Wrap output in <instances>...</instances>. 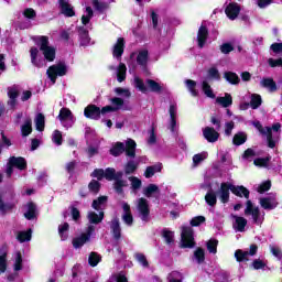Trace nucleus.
<instances>
[{
	"mask_svg": "<svg viewBox=\"0 0 282 282\" xmlns=\"http://www.w3.org/2000/svg\"><path fill=\"white\" fill-rule=\"evenodd\" d=\"M36 45L42 51L43 55H41V51H39L36 47L30 48V56H31V63L34 65V67H45V61H48V63H52L54 58H56V48L53 46H50V40L47 36H39L36 39Z\"/></svg>",
	"mask_w": 282,
	"mask_h": 282,
	"instance_id": "nucleus-1",
	"label": "nucleus"
},
{
	"mask_svg": "<svg viewBox=\"0 0 282 282\" xmlns=\"http://www.w3.org/2000/svg\"><path fill=\"white\" fill-rule=\"evenodd\" d=\"M123 175L122 172H116L115 169L108 167L106 171L102 169L95 170L91 177H96L97 180H102V177H105L108 182L115 180V191L117 193H122V189L127 187V181L122 180Z\"/></svg>",
	"mask_w": 282,
	"mask_h": 282,
	"instance_id": "nucleus-2",
	"label": "nucleus"
},
{
	"mask_svg": "<svg viewBox=\"0 0 282 282\" xmlns=\"http://www.w3.org/2000/svg\"><path fill=\"white\" fill-rule=\"evenodd\" d=\"M111 105L112 106H106L101 109L96 107V106H88L84 110V116L86 118H90L91 120H99L100 119V113L101 116H106V113H111L113 111H118L124 105V101L121 98H112L111 99Z\"/></svg>",
	"mask_w": 282,
	"mask_h": 282,
	"instance_id": "nucleus-3",
	"label": "nucleus"
},
{
	"mask_svg": "<svg viewBox=\"0 0 282 282\" xmlns=\"http://www.w3.org/2000/svg\"><path fill=\"white\" fill-rule=\"evenodd\" d=\"M249 124L257 128L261 135L267 137L268 147L270 149H274V147H276V142H279V138L281 135V123H274L271 128H263L260 121H250Z\"/></svg>",
	"mask_w": 282,
	"mask_h": 282,
	"instance_id": "nucleus-4",
	"label": "nucleus"
},
{
	"mask_svg": "<svg viewBox=\"0 0 282 282\" xmlns=\"http://www.w3.org/2000/svg\"><path fill=\"white\" fill-rule=\"evenodd\" d=\"M91 17H94V10H91L90 7H87L82 17V23L85 26L79 28V30H78L80 45H89V31L88 30L91 26V24H89V21H91Z\"/></svg>",
	"mask_w": 282,
	"mask_h": 282,
	"instance_id": "nucleus-5",
	"label": "nucleus"
},
{
	"mask_svg": "<svg viewBox=\"0 0 282 282\" xmlns=\"http://www.w3.org/2000/svg\"><path fill=\"white\" fill-rule=\"evenodd\" d=\"M135 141L133 139H128L126 141V148L124 143L118 142L112 147L110 153L111 155H115V158H118V155H121V153H124L126 151L128 158H135Z\"/></svg>",
	"mask_w": 282,
	"mask_h": 282,
	"instance_id": "nucleus-6",
	"label": "nucleus"
},
{
	"mask_svg": "<svg viewBox=\"0 0 282 282\" xmlns=\"http://www.w3.org/2000/svg\"><path fill=\"white\" fill-rule=\"evenodd\" d=\"M94 232H96V227L93 225L88 226L86 232L73 239V248L78 250V248H83L85 243H89L91 237H94Z\"/></svg>",
	"mask_w": 282,
	"mask_h": 282,
	"instance_id": "nucleus-7",
	"label": "nucleus"
},
{
	"mask_svg": "<svg viewBox=\"0 0 282 282\" xmlns=\"http://www.w3.org/2000/svg\"><path fill=\"white\" fill-rule=\"evenodd\" d=\"M46 74L52 85H54V83H56L57 76H65V74H67V65H65V63L53 65L47 69Z\"/></svg>",
	"mask_w": 282,
	"mask_h": 282,
	"instance_id": "nucleus-8",
	"label": "nucleus"
},
{
	"mask_svg": "<svg viewBox=\"0 0 282 282\" xmlns=\"http://www.w3.org/2000/svg\"><path fill=\"white\" fill-rule=\"evenodd\" d=\"M57 118L62 127H65V129H70V127H74V122H76L74 119V113H72L69 108H62Z\"/></svg>",
	"mask_w": 282,
	"mask_h": 282,
	"instance_id": "nucleus-9",
	"label": "nucleus"
},
{
	"mask_svg": "<svg viewBox=\"0 0 282 282\" xmlns=\"http://www.w3.org/2000/svg\"><path fill=\"white\" fill-rule=\"evenodd\" d=\"M26 166H28V162H25L24 158L12 156L9 159L6 173H7L8 177H10V175H12V173H13V169H19L20 171H23L26 169Z\"/></svg>",
	"mask_w": 282,
	"mask_h": 282,
	"instance_id": "nucleus-10",
	"label": "nucleus"
},
{
	"mask_svg": "<svg viewBox=\"0 0 282 282\" xmlns=\"http://www.w3.org/2000/svg\"><path fill=\"white\" fill-rule=\"evenodd\" d=\"M181 246L182 248H195V238L193 236V228L182 227Z\"/></svg>",
	"mask_w": 282,
	"mask_h": 282,
	"instance_id": "nucleus-11",
	"label": "nucleus"
},
{
	"mask_svg": "<svg viewBox=\"0 0 282 282\" xmlns=\"http://www.w3.org/2000/svg\"><path fill=\"white\" fill-rule=\"evenodd\" d=\"M137 214L142 221H149V215L151 214V209L149 207V200L147 198L137 199Z\"/></svg>",
	"mask_w": 282,
	"mask_h": 282,
	"instance_id": "nucleus-12",
	"label": "nucleus"
},
{
	"mask_svg": "<svg viewBox=\"0 0 282 282\" xmlns=\"http://www.w3.org/2000/svg\"><path fill=\"white\" fill-rule=\"evenodd\" d=\"M14 195L12 193H2L0 195V213L6 215V213H10L14 208V204L6 203L8 199H12Z\"/></svg>",
	"mask_w": 282,
	"mask_h": 282,
	"instance_id": "nucleus-13",
	"label": "nucleus"
},
{
	"mask_svg": "<svg viewBox=\"0 0 282 282\" xmlns=\"http://www.w3.org/2000/svg\"><path fill=\"white\" fill-rule=\"evenodd\" d=\"M246 215H251L254 224H262L263 223V216H261V212H259V207H254L252 205V202H247V207L245 209Z\"/></svg>",
	"mask_w": 282,
	"mask_h": 282,
	"instance_id": "nucleus-14",
	"label": "nucleus"
},
{
	"mask_svg": "<svg viewBox=\"0 0 282 282\" xmlns=\"http://www.w3.org/2000/svg\"><path fill=\"white\" fill-rule=\"evenodd\" d=\"M230 191H232V183L225 182L220 184L218 197L223 204H228L230 199Z\"/></svg>",
	"mask_w": 282,
	"mask_h": 282,
	"instance_id": "nucleus-15",
	"label": "nucleus"
},
{
	"mask_svg": "<svg viewBox=\"0 0 282 282\" xmlns=\"http://www.w3.org/2000/svg\"><path fill=\"white\" fill-rule=\"evenodd\" d=\"M257 250H259V247H257V245H251L249 251L237 250L235 257L237 261H250V257H254Z\"/></svg>",
	"mask_w": 282,
	"mask_h": 282,
	"instance_id": "nucleus-16",
	"label": "nucleus"
},
{
	"mask_svg": "<svg viewBox=\"0 0 282 282\" xmlns=\"http://www.w3.org/2000/svg\"><path fill=\"white\" fill-rule=\"evenodd\" d=\"M170 113V131L175 133L177 131V105L172 104L169 109Z\"/></svg>",
	"mask_w": 282,
	"mask_h": 282,
	"instance_id": "nucleus-17",
	"label": "nucleus"
},
{
	"mask_svg": "<svg viewBox=\"0 0 282 282\" xmlns=\"http://www.w3.org/2000/svg\"><path fill=\"white\" fill-rule=\"evenodd\" d=\"M239 12H241V7L237 2H230L225 9V14L230 21H235L239 17Z\"/></svg>",
	"mask_w": 282,
	"mask_h": 282,
	"instance_id": "nucleus-18",
	"label": "nucleus"
},
{
	"mask_svg": "<svg viewBox=\"0 0 282 282\" xmlns=\"http://www.w3.org/2000/svg\"><path fill=\"white\" fill-rule=\"evenodd\" d=\"M123 210L122 219L127 226H133V215L131 214V206L127 202H121Z\"/></svg>",
	"mask_w": 282,
	"mask_h": 282,
	"instance_id": "nucleus-19",
	"label": "nucleus"
},
{
	"mask_svg": "<svg viewBox=\"0 0 282 282\" xmlns=\"http://www.w3.org/2000/svg\"><path fill=\"white\" fill-rule=\"evenodd\" d=\"M234 223L232 227L236 232H243L246 226H248V220L241 216H232Z\"/></svg>",
	"mask_w": 282,
	"mask_h": 282,
	"instance_id": "nucleus-20",
	"label": "nucleus"
},
{
	"mask_svg": "<svg viewBox=\"0 0 282 282\" xmlns=\"http://www.w3.org/2000/svg\"><path fill=\"white\" fill-rule=\"evenodd\" d=\"M203 135L207 142H217L219 140V132L216 131L215 128L206 127L203 130Z\"/></svg>",
	"mask_w": 282,
	"mask_h": 282,
	"instance_id": "nucleus-21",
	"label": "nucleus"
},
{
	"mask_svg": "<svg viewBox=\"0 0 282 282\" xmlns=\"http://www.w3.org/2000/svg\"><path fill=\"white\" fill-rule=\"evenodd\" d=\"M207 40H208V29L205 25H200L197 34V43L200 50L206 45Z\"/></svg>",
	"mask_w": 282,
	"mask_h": 282,
	"instance_id": "nucleus-22",
	"label": "nucleus"
},
{
	"mask_svg": "<svg viewBox=\"0 0 282 282\" xmlns=\"http://www.w3.org/2000/svg\"><path fill=\"white\" fill-rule=\"evenodd\" d=\"M20 130L22 138H28V135L32 133V118L25 117L20 127Z\"/></svg>",
	"mask_w": 282,
	"mask_h": 282,
	"instance_id": "nucleus-23",
	"label": "nucleus"
},
{
	"mask_svg": "<svg viewBox=\"0 0 282 282\" xmlns=\"http://www.w3.org/2000/svg\"><path fill=\"white\" fill-rule=\"evenodd\" d=\"M122 54H124V39L119 37L113 45L112 55L115 58H121Z\"/></svg>",
	"mask_w": 282,
	"mask_h": 282,
	"instance_id": "nucleus-24",
	"label": "nucleus"
},
{
	"mask_svg": "<svg viewBox=\"0 0 282 282\" xmlns=\"http://www.w3.org/2000/svg\"><path fill=\"white\" fill-rule=\"evenodd\" d=\"M37 210L34 203H28L24 207V217L25 219L32 220L36 219Z\"/></svg>",
	"mask_w": 282,
	"mask_h": 282,
	"instance_id": "nucleus-25",
	"label": "nucleus"
},
{
	"mask_svg": "<svg viewBox=\"0 0 282 282\" xmlns=\"http://www.w3.org/2000/svg\"><path fill=\"white\" fill-rule=\"evenodd\" d=\"M110 69H116V76L118 83H123L127 78V65L123 63H120L119 66L116 68L113 66H110Z\"/></svg>",
	"mask_w": 282,
	"mask_h": 282,
	"instance_id": "nucleus-26",
	"label": "nucleus"
},
{
	"mask_svg": "<svg viewBox=\"0 0 282 282\" xmlns=\"http://www.w3.org/2000/svg\"><path fill=\"white\" fill-rule=\"evenodd\" d=\"M59 8L65 17H74V8L69 4V0H59Z\"/></svg>",
	"mask_w": 282,
	"mask_h": 282,
	"instance_id": "nucleus-27",
	"label": "nucleus"
},
{
	"mask_svg": "<svg viewBox=\"0 0 282 282\" xmlns=\"http://www.w3.org/2000/svg\"><path fill=\"white\" fill-rule=\"evenodd\" d=\"M231 193L234 195H236L237 197H246V199H248V197H250V191H248V188L243 187V185H234L231 184Z\"/></svg>",
	"mask_w": 282,
	"mask_h": 282,
	"instance_id": "nucleus-28",
	"label": "nucleus"
},
{
	"mask_svg": "<svg viewBox=\"0 0 282 282\" xmlns=\"http://www.w3.org/2000/svg\"><path fill=\"white\" fill-rule=\"evenodd\" d=\"M276 198L274 197H264L260 199V206L264 208V210H272L273 208H276Z\"/></svg>",
	"mask_w": 282,
	"mask_h": 282,
	"instance_id": "nucleus-29",
	"label": "nucleus"
},
{
	"mask_svg": "<svg viewBox=\"0 0 282 282\" xmlns=\"http://www.w3.org/2000/svg\"><path fill=\"white\" fill-rule=\"evenodd\" d=\"M162 172V163L152 165V166H148L144 171V177L147 180H150V177H153V175H155V173H161Z\"/></svg>",
	"mask_w": 282,
	"mask_h": 282,
	"instance_id": "nucleus-30",
	"label": "nucleus"
},
{
	"mask_svg": "<svg viewBox=\"0 0 282 282\" xmlns=\"http://www.w3.org/2000/svg\"><path fill=\"white\" fill-rule=\"evenodd\" d=\"M137 63L141 67H147V63H149V51L147 50L139 51L137 55Z\"/></svg>",
	"mask_w": 282,
	"mask_h": 282,
	"instance_id": "nucleus-31",
	"label": "nucleus"
},
{
	"mask_svg": "<svg viewBox=\"0 0 282 282\" xmlns=\"http://www.w3.org/2000/svg\"><path fill=\"white\" fill-rule=\"evenodd\" d=\"M143 195L145 197H153V195H160V187L155 184H150L143 188Z\"/></svg>",
	"mask_w": 282,
	"mask_h": 282,
	"instance_id": "nucleus-32",
	"label": "nucleus"
},
{
	"mask_svg": "<svg viewBox=\"0 0 282 282\" xmlns=\"http://www.w3.org/2000/svg\"><path fill=\"white\" fill-rule=\"evenodd\" d=\"M216 102L224 108L230 107V105H232V96H230V94H225V97H217Z\"/></svg>",
	"mask_w": 282,
	"mask_h": 282,
	"instance_id": "nucleus-33",
	"label": "nucleus"
},
{
	"mask_svg": "<svg viewBox=\"0 0 282 282\" xmlns=\"http://www.w3.org/2000/svg\"><path fill=\"white\" fill-rule=\"evenodd\" d=\"M261 87H264L269 91H276V83L272 78H263L260 82Z\"/></svg>",
	"mask_w": 282,
	"mask_h": 282,
	"instance_id": "nucleus-34",
	"label": "nucleus"
},
{
	"mask_svg": "<svg viewBox=\"0 0 282 282\" xmlns=\"http://www.w3.org/2000/svg\"><path fill=\"white\" fill-rule=\"evenodd\" d=\"M248 140V134L246 132H238L234 135L232 142L236 147H241V144H246Z\"/></svg>",
	"mask_w": 282,
	"mask_h": 282,
	"instance_id": "nucleus-35",
	"label": "nucleus"
},
{
	"mask_svg": "<svg viewBox=\"0 0 282 282\" xmlns=\"http://www.w3.org/2000/svg\"><path fill=\"white\" fill-rule=\"evenodd\" d=\"M105 218V214L102 212L96 214V212H89L88 213V220L90 224H100L102 219Z\"/></svg>",
	"mask_w": 282,
	"mask_h": 282,
	"instance_id": "nucleus-36",
	"label": "nucleus"
},
{
	"mask_svg": "<svg viewBox=\"0 0 282 282\" xmlns=\"http://www.w3.org/2000/svg\"><path fill=\"white\" fill-rule=\"evenodd\" d=\"M36 131H44L45 129V116L37 113L34 119Z\"/></svg>",
	"mask_w": 282,
	"mask_h": 282,
	"instance_id": "nucleus-37",
	"label": "nucleus"
},
{
	"mask_svg": "<svg viewBox=\"0 0 282 282\" xmlns=\"http://www.w3.org/2000/svg\"><path fill=\"white\" fill-rule=\"evenodd\" d=\"M205 202L208 206H217V194L213 189H209L205 195Z\"/></svg>",
	"mask_w": 282,
	"mask_h": 282,
	"instance_id": "nucleus-38",
	"label": "nucleus"
},
{
	"mask_svg": "<svg viewBox=\"0 0 282 282\" xmlns=\"http://www.w3.org/2000/svg\"><path fill=\"white\" fill-rule=\"evenodd\" d=\"M250 99L249 105L251 109H259L260 105L263 102L261 95L258 94H251Z\"/></svg>",
	"mask_w": 282,
	"mask_h": 282,
	"instance_id": "nucleus-39",
	"label": "nucleus"
},
{
	"mask_svg": "<svg viewBox=\"0 0 282 282\" xmlns=\"http://www.w3.org/2000/svg\"><path fill=\"white\" fill-rule=\"evenodd\" d=\"M110 228L112 230V235H113L115 239H120V221L118 220V218H115L111 221Z\"/></svg>",
	"mask_w": 282,
	"mask_h": 282,
	"instance_id": "nucleus-40",
	"label": "nucleus"
},
{
	"mask_svg": "<svg viewBox=\"0 0 282 282\" xmlns=\"http://www.w3.org/2000/svg\"><path fill=\"white\" fill-rule=\"evenodd\" d=\"M69 231V224L63 223L62 225L58 226V234L62 239V241H66L68 235L67 232Z\"/></svg>",
	"mask_w": 282,
	"mask_h": 282,
	"instance_id": "nucleus-41",
	"label": "nucleus"
},
{
	"mask_svg": "<svg viewBox=\"0 0 282 282\" xmlns=\"http://www.w3.org/2000/svg\"><path fill=\"white\" fill-rule=\"evenodd\" d=\"M205 259H206V253H205L204 249L197 248L194 251L193 260L198 262V263H204Z\"/></svg>",
	"mask_w": 282,
	"mask_h": 282,
	"instance_id": "nucleus-42",
	"label": "nucleus"
},
{
	"mask_svg": "<svg viewBox=\"0 0 282 282\" xmlns=\"http://www.w3.org/2000/svg\"><path fill=\"white\" fill-rule=\"evenodd\" d=\"M133 85L137 89H139V91H141L142 94H147V91H149V87H147L144 85V82L142 79H140V77H134L133 79Z\"/></svg>",
	"mask_w": 282,
	"mask_h": 282,
	"instance_id": "nucleus-43",
	"label": "nucleus"
},
{
	"mask_svg": "<svg viewBox=\"0 0 282 282\" xmlns=\"http://www.w3.org/2000/svg\"><path fill=\"white\" fill-rule=\"evenodd\" d=\"M225 78L227 83H230L231 85H239V76L236 73L227 72L225 73Z\"/></svg>",
	"mask_w": 282,
	"mask_h": 282,
	"instance_id": "nucleus-44",
	"label": "nucleus"
},
{
	"mask_svg": "<svg viewBox=\"0 0 282 282\" xmlns=\"http://www.w3.org/2000/svg\"><path fill=\"white\" fill-rule=\"evenodd\" d=\"M32 239V229H29L28 231H20L18 234V240L20 243H24V241H30Z\"/></svg>",
	"mask_w": 282,
	"mask_h": 282,
	"instance_id": "nucleus-45",
	"label": "nucleus"
},
{
	"mask_svg": "<svg viewBox=\"0 0 282 282\" xmlns=\"http://www.w3.org/2000/svg\"><path fill=\"white\" fill-rule=\"evenodd\" d=\"M138 171V163L134 161H129L126 166H124V174L126 175H131Z\"/></svg>",
	"mask_w": 282,
	"mask_h": 282,
	"instance_id": "nucleus-46",
	"label": "nucleus"
},
{
	"mask_svg": "<svg viewBox=\"0 0 282 282\" xmlns=\"http://www.w3.org/2000/svg\"><path fill=\"white\" fill-rule=\"evenodd\" d=\"M185 85L188 89V91L192 94V96H198L199 93L195 89L197 87V83L193 79H186Z\"/></svg>",
	"mask_w": 282,
	"mask_h": 282,
	"instance_id": "nucleus-47",
	"label": "nucleus"
},
{
	"mask_svg": "<svg viewBox=\"0 0 282 282\" xmlns=\"http://www.w3.org/2000/svg\"><path fill=\"white\" fill-rule=\"evenodd\" d=\"M129 182L131 184V188L132 191H140V188H142V181L140 178H138L137 176H130Z\"/></svg>",
	"mask_w": 282,
	"mask_h": 282,
	"instance_id": "nucleus-48",
	"label": "nucleus"
},
{
	"mask_svg": "<svg viewBox=\"0 0 282 282\" xmlns=\"http://www.w3.org/2000/svg\"><path fill=\"white\" fill-rule=\"evenodd\" d=\"M134 259L140 265H142V268H149V260H147V256H144V253H134Z\"/></svg>",
	"mask_w": 282,
	"mask_h": 282,
	"instance_id": "nucleus-49",
	"label": "nucleus"
},
{
	"mask_svg": "<svg viewBox=\"0 0 282 282\" xmlns=\"http://www.w3.org/2000/svg\"><path fill=\"white\" fill-rule=\"evenodd\" d=\"M217 246H219V241L217 239H210L207 242V250L210 254H217Z\"/></svg>",
	"mask_w": 282,
	"mask_h": 282,
	"instance_id": "nucleus-50",
	"label": "nucleus"
},
{
	"mask_svg": "<svg viewBox=\"0 0 282 282\" xmlns=\"http://www.w3.org/2000/svg\"><path fill=\"white\" fill-rule=\"evenodd\" d=\"M15 272L23 269V258L21 257V252H17L14 256V265Z\"/></svg>",
	"mask_w": 282,
	"mask_h": 282,
	"instance_id": "nucleus-51",
	"label": "nucleus"
},
{
	"mask_svg": "<svg viewBox=\"0 0 282 282\" xmlns=\"http://www.w3.org/2000/svg\"><path fill=\"white\" fill-rule=\"evenodd\" d=\"M107 204V197L106 196H100L98 199L93 202V208L95 210H100L102 206Z\"/></svg>",
	"mask_w": 282,
	"mask_h": 282,
	"instance_id": "nucleus-52",
	"label": "nucleus"
},
{
	"mask_svg": "<svg viewBox=\"0 0 282 282\" xmlns=\"http://www.w3.org/2000/svg\"><path fill=\"white\" fill-rule=\"evenodd\" d=\"M206 158H208V152H202V153L195 154L193 156L194 165L197 166V164H202V162H204Z\"/></svg>",
	"mask_w": 282,
	"mask_h": 282,
	"instance_id": "nucleus-53",
	"label": "nucleus"
},
{
	"mask_svg": "<svg viewBox=\"0 0 282 282\" xmlns=\"http://www.w3.org/2000/svg\"><path fill=\"white\" fill-rule=\"evenodd\" d=\"M52 141L57 147H61V144H63V133H61L58 130H55L52 135Z\"/></svg>",
	"mask_w": 282,
	"mask_h": 282,
	"instance_id": "nucleus-54",
	"label": "nucleus"
},
{
	"mask_svg": "<svg viewBox=\"0 0 282 282\" xmlns=\"http://www.w3.org/2000/svg\"><path fill=\"white\" fill-rule=\"evenodd\" d=\"M147 85H148V88L150 89V91H161L162 90V86L160 84H158V82H155V80L148 79Z\"/></svg>",
	"mask_w": 282,
	"mask_h": 282,
	"instance_id": "nucleus-55",
	"label": "nucleus"
},
{
	"mask_svg": "<svg viewBox=\"0 0 282 282\" xmlns=\"http://www.w3.org/2000/svg\"><path fill=\"white\" fill-rule=\"evenodd\" d=\"M88 263L93 267L96 268L98 263H100V257L96 252H91L89 258H88Z\"/></svg>",
	"mask_w": 282,
	"mask_h": 282,
	"instance_id": "nucleus-56",
	"label": "nucleus"
},
{
	"mask_svg": "<svg viewBox=\"0 0 282 282\" xmlns=\"http://www.w3.org/2000/svg\"><path fill=\"white\" fill-rule=\"evenodd\" d=\"M203 91L207 98H215V93H213V88H210L207 82H203Z\"/></svg>",
	"mask_w": 282,
	"mask_h": 282,
	"instance_id": "nucleus-57",
	"label": "nucleus"
},
{
	"mask_svg": "<svg viewBox=\"0 0 282 282\" xmlns=\"http://www.w3.org/2000/svg\"><path fill=\"white\" fill-rule=\"evenodd\" d=\"M208 78H213L214 80H219L221 76L219 75V70L217 67H210L207 73Z\"/></svg>",
	"mask_w": 282,
	"mask_h": 282,
	"instance_id": "nucleus-58",
	"label": "nucleus"
},
{
	"mask_svg": "<svg viewBox=\"0 0 282 282\" xmlns=\"http://www.w3.org/2000/svg\"><path fill=\"white\" fill-rule=\"evenodd\" d=\"M169 282H182V273L173 271L167 276Z\"/></svg>",
	"mask_w": 282,
	"mask_h": 282,
	"instance_id": "nucleus-59",
	"label": "nucleus"
},
{
	"mask_svg": "<svg viewBox=\"0 0 282 282\" xmlns=\"http://www.w3.org/2000/svg\"><path fill=\"white\" fill-rule=\"evenodd\" d=\"M235 50V46L230 43H224L220 45L221 54H230Z\"/></svg>",
	"mask_w": 282,
	"mask_h": 282,
	"instance_id": "nucleus-60",
	"label": "nucleus"
},
{
	"mask_svg": "<svg viewBox=\"0 0 282 282\" xmlns=\"http://www.w3.org/2000/svg\"><path fill=\"white\" fill-rule=\"evenodd\" d=\"M232 129H235V121H227L225 123V135H232Z\"/></svg>",
	"mask_w": 282,
	"mask_h": 282,
	"instance_id": "nucleus-61",
	"label": "nucleus"
},
{
	"mask_svg": "<svg viewBox=\"0 0 282 282\" xmlns=\"http://www.w3.org/2000/svg\"><path fill=\"white\" fill-rule=\"evenodd\" d=\"M174 237L173 231L163 230V239L166 243H173Z\"/></svg>",
	"mask_w": 282,
	"mask_h": 282,
	"instance_id": "nucleus-62",
	"label": "nucleus"
},
{
	"mask_svg": "<svg viewBox=\"0 0 282 282\" xmlns=\"http://www.w3.org/2000/svg\"><path fill=\"white\" fill-rule=\"evenodd\" d=\"M271 51L278 56H282V43H274L271 45Z\"/></svg>",
	"mask_w": 282,
	"mask_h": 282,
	"instance_id": "nucleus-63",
	"label": "nucleus"
},
{
	"mask_svg": "<svg viewBox=\"0 0 282 282\" xmlns=\"http://www.w3.org/2000/svg\"><path fill=\"white\" fill-rule=\"evenodd\" d=\"M112 281H117V282H129V280H127V275H124V273H117L115 275L111 276Z\"/></svg>",
	"mask_w": 282,
	"mask_h": 282,
	"instance_id": "nucleus-64",
	"label": "nucleus"
}]
</instances>
